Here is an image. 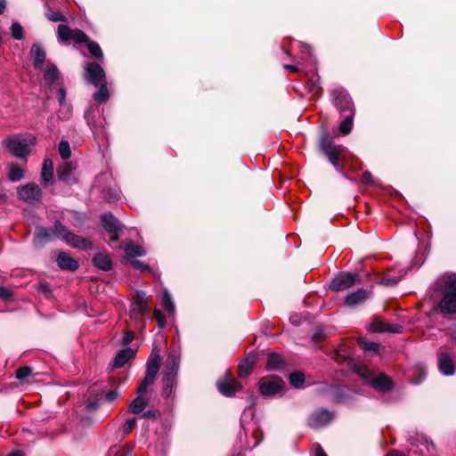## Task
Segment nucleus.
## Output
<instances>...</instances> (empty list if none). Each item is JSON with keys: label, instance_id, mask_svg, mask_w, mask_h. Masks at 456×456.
I'll return each mask as SVG.
<instances>
[{"label": "nucleus", "instance_id": "cd10ccee", "mask_svg": "<svg viewBox=\"0 0 456 456\" xmlns=\"http://www.w3.org/2000/svg\"><path fill=\"white\" fill-rule=\"evenodd\" d=\"M53 176V164L50 159H46L44 160L42 171H41V178L44 183H48L52 181Z\"/></svg>", "mask_w": 456, "mask_h": 456}, {"label": "nucleus", "instance_id": "4be33fe9", "mask_svg": "<svg viewBox=\"0 0 456 456\" xmlns=\"http://www.w3.org/2000/svg\"><path fill=\"white\" fill-rule=\"evenodd\" d=\"M136 355V349L125 347L116 353V368L124 367Z\"/></svg>", "mask_w": 456, "mask_h": 456}, {"label": "nucleus", "instance_id": "2f4dec72", "mask_svg": "<svg viewBox=\"0 0 456 456\" xmlns=\"http://www.w3.org/2000/svg\"><path fill=\"white\" fill-rule=\"evenodd\" d=\"M344 117L343 121L339 125V131L342 134H348L353 127L354 113L350 112L349 114L342 115Z\"/></svg>", "mask_w": 456, "mask_h": 456}, {"label": "nucleus", "instance_id": "f8f14e48", "mask_svg": "<svg viewBox=\"0 0 456 456\" xmlns=\"http://www.w3.org/2000/svg\"><path fill=\"white\" fill-rule=\"evenodd\" d=\"M335 97V104L341 115L354 113V107L350 96L342 90H335L333 92Z\"/></svg>", "mask_w": 456, "mask_h": 456}, {"label": "nucleus", "instance_id": "37998d69", "mask_svg": "<svg viewBox=\"0 0 456 456\" xmlns=\"http://www.w3.org/2000/svg\"><path fill=\"white\" fill-rule=\"evenodd\" d=\"M32 372V370L30 367L28 366H23V367H20L16 371V378L18 379H26L27 377H28Z\"/></svg>", "mask_w": 456, "mask_h": 456}, {"label": "nucleus", "instance_id": "79ce46f5", "mask_svg": "<svg viewBox=\"0 0 456 456\" xmlns=\"http://www.w3.org/2000/svg\"><path fill=\"white\" fill-rule=\"evenodd\" d=\"M12 37L14 39L20 40L23 38V28L19 22H12L11 26Z\"/></svg>", "mask_w": 456, "mask_h": 456}, {"label": "nucleus", "instance_id": "4c0bfd02", "mask_svg": "<svg viewBox=\"0 0 456 456\" xmlns=\"http://www.w3.org/2000/svg\"><path fill=\"white\" fill-rule=\"evenodd\" d=\"M358 344L362 348V350L365 352L377 353L379 350V344H378L376 342L367 341L363 338H358Z\"/></svg>", "mask_w": 456, "mask_h": 456}, {"label": "nucleus", "instance_id": "a211bd4d", "mask_svg": "<svg viewBox=\"0 0 456 456\" xmlns=\"http://www.w3.org/2000/svg\"><path fill=\"white\" fill-rule=\"evenodd\" d=\"M147 310V298L143 291H136L132 298L131 314L134 317L142 315Z\"/></svg>", "mask_w": 456, "mask_h": 456}, {"label": "nucleus", "instance_id": "473e14b6", "mask_svg": "<svg viewBox=\"0 0 456 456\" xmlns=\"http://www.w3.org/2000/svg\"><path fill=\"white\" fill-rule=\"evenodd\" d=\"M83 43L86 44L87 49L90 52L92 57H94L97 60L102 59V57H103L102 51L97 43L91 41L88 37H87V40H84Z\"/></svg>", "mask_w": 456, "mask_h": 456}, {"label": "nucleus", "instance_id": "f704fd0d", "mask_svg": "<svg viewBox=\"0 0 456 456\" xmlns=\"http://www.w3.org/2000/svg\"><path fill=\"white\" fill-rule=\"evenodd\" d=\"M102 226L109 232L110 240H114V217L111 214L104 215L102 218Z\"/></svg>", "mask_w": 456, "mask_h": 456}, {"label": "nucleus", "instance_id": "0e129e2a", "mask_svg": "<svg viewBox=\"0 0 456 456\" xmlns=\"http://www.w3.org/2000/svg\"><path fill=\"white\" fill-rule=\"evenodd\" d=\"M6 200V196L4 193H0V202H4Z\"/></svg>", "mask_w": 456, "mask_h": 456}, {"label": "nucleus", "instance_id": "c85d7f7f", "mask_svg": "<svg viewBox=\"0 0 456 456\" xmlns=\"http://www.w3.org/2000/svg\"><path fill=\"white\" fill-rule=\"evenodd\" d=\"M94 265L102 270H110L112 263L110 257L103 252H100L94 257Z\"/></svg>", "mask_w": 456, "mask_h": 456}, {"label": "nucleus", "instance_id": "ea45409f", "mask_svg": "<svg viewBox=\"0 0 456 456\" xmlns=\"http://www.w3.org/2000/svg\"><path fill=\"white\" fill-rule=\"evenodd\" d=\"M162 305L168 313H170V314L174 313L175 304L173 302L170 293L167 290H165L163 293Z\"/></svg>", "mask_w": 456, "mask_h": 456}, {"label": "nucleus", "instance_id": "9d476101", "mask_svg": "<svg viewBox=\"0 0 456 456\" xmlns=\"http://www.w3.org/2000/svg\"><path fill=\"white\" fill-rule=\"evenodd\" d=\"M58 38L63 42L74 41L77 44L87 40V36L80 29H72L66 25H59Z\"/></svg>", "mask_w": 456, "mask_h": 456}, {"label": "nucleus", "instance_id": "f257e3e1", "mask_svg": "<svg viewBox=\"0 0 456 456\" xmlns=\"http://www.w3.org/2000/svg\"><path fill=\"white\" fill-rule=\"evenodd\" d=\"M160 362L161 358L157 353H152L148 358L145 377L137 389L140 395L130 404V411L133 413H141L146 408L148 398L143 396L142 394L146 391L147 387L154 383L159 370Z\"/></svg>", "mask_w": 456, "mask_h": 456}, {"label": "nucleus", "instance_id": "c756f323", "mask_svg": "<svg viewBox=\"0 0 456 456\" xmlns=\"http://www.w3.org/2000/svg\"><path fill=\"white\" fill-rule=\"evenodd\" d=\"M254 359H250L248 357L243 359L238 367V374L240 378L248 377L253 369Z\"/></svg>", "mask_w": 456, "mask_h": 456}, {"label": "nucleus", "instance_id": "f3484780", "mask_svg": "<svg viewBox=\"0 0 456 456\" xmlns=\"http://www.w3.org/2000/svg\"><path fill=\"white\" fill-rule=\"evenodd\" d=\"M18 193L20 198L27 202L38 200L42 195L39 186L36 183H28L20 187Z\"/></svg>", "mask_w": 456, "mask_h": 456}, {"label": "nucleus", "instance_id": "ddd939ff", "mask_svg": "<svg viewBox=\"0 0 456 456\" xmlns=\"http://www.w3.org/2000/svg\"><path fill=\"white\" fill-rule=\"evenodd\" d=\"M356 278V274L342 273L332 280L330 288L333 291L345 290L354 284Z\"/></svg>", "mask_w": 456, "mask_h": 456}, {"label": "nucleus", "instance_id": "a18cd8bd", "mask_svg": "<svg viewBox=\"0 0 456 456\" xmlns=\"http://www.w3.org/2000/svg\"><path fill=\"white\" fill-rule=\"evenodd\" d=\"M46 17L52 21H65L66 18L61 12H52L46 13Z\"/></svg>", "mask_w": 456, "mask_h": 456}, {"label": "nucleus", "instance_id": "b1692460", "mask_svg": "<svg viewBox=\"0 0 456 456\" xmlns=\"http://www.w3.org/2000/svg\"><path fill=\"white\" fill-rule=\"evenodd\" d=\"M112 396V391L104 392L103 390L97 392L95 395H91L86 401V409L90 411L95 410L98 407L100 401H111Z\"/></svg>", "mask_w": 456, "mask_h": 456}, {"label": "nucleus", "instance_id": "f03ea898", "mask_svg": "<svg viewBox=\"0 0 456 456\" xmlns=\"http://www.w3.org/2000/svg\"><path fill=\"white\" fill-rule=\"evenodd\" d=\"M180 364V354L176 351H171L165 362V369L162 377L161 395L165 399H169L176 386V376Z\"/></svg>", "mask_w": 456, "mask_h": 456}, {"label": "nucleus", "instance_id": "393cba45", "mask_svg": "<svg viewBox=\"0 0 456 456\" xmlns=\"http://www.w3.org/2000/svg\"><path fill=\"white\" fill-rule=\"evenodd\" d=\"M285 368L283 357L276 353H271L267 356L265 369L267 370H281Z\"/></svg>", "mask_w": 456, "mask_h": 456}, {"label": "nucleus", "instance_id": "20e7f679", "mask_svg": "<svg viewBox=\"0 0 456 456\" xmlns=\"http://www.w3.org/2000/svg\"><path fill=\"white\" fill-rule=\"evenodd\" d=\"M357 373L373 388L386 392L391 389L392 382L391 379L384 373L375 375L370 370L366 367H359Z\"/></svg>", "mask_w": 456, "mask_h": 456}, {"label": "nucleus", "instance_id": "4d7b16f0", "mask_svg": "<svg viewBox=\"0 0 456 456\" xmlns=\"http://www.w3.org/2000/svg\"><path fill=\"white\" fill-rule=\"evenodd\" d=\"M362 181L366 183H371V175H370V173H369V172L363 173L362 175Z\"/></svg>", "mask_w": 456, "mask_h": 456}, {"label": "nucleus", "instance_id": "c9c22d12", "mask_svg": "<svg viewBox=\"0 0 456 456\" xmlns=\"http://www.w3.org/2000/svg\"><path fill=\"white\" fill-rule=\"evenodd\" d=\"M23 176H24V170L20 165L12 164L10 166L8 178L11 181H12V182L19 181V180L22 179Z\"/></svg>", "mask_w": 456, "mask_h": 456}, {"label": "nucleus", "instance_id": "de8ad7c7", "mask_svg": "<svg viewBox=\"0 0 456 456\" xmlns=\"http://www.w3.org/2000/svg\"><path fill=\"white\" fill-rule=\"evenodd\" d=\"M129 264L136 270H139L141 272L148 269V265L143 263L142 261L136 260V259H129Z\"/></svg>", "mask_w": 456, "mask_h": 456}, {"label": "nucleus", "instance_id": "bb28decb", "mask_svg": "<svg viewBox=\"0 0 456 456\" xmlns=\"http://www.w3.org/2000/svg\"><path fill=\"white\" fill-rule=\"evenodd\" d=\"M57 263L61 269L74 271L78 267L77 262L66 253H60Z\"/></svg>", "mask_w": 456, "mask_h": 456}, {"label": "nucleus", "instance_id": "72a5a7b5", "mask_svg": "<svg viewBox=\"0 0 456 456\" xmlns=\"http://www.w3.org/2000/svg\"><path fill=\"white\" fill-rule=\"evenodd\" d=\"M31 53L34 54L35 58V67L37 69L44 63L45 60V53L38 45H32Z\"/></svg>", "mask_w": 456, "mask_h": 456}, {"label": "nucleus", "instance_id": "4468645a", "mask_svg": "<svg viewBox=\"0 0 456 456\" xmlns=\"http://www.w3.org/2000/svg\"><path fill=\"white\" fill-rule=\"evenodd\" d=\"M333 419V413L324 409L313 412L308 418V425L311 428H318L329 424Z\"/></svg>", "mask_w": 456, "mask_h": 456}, {"label": "nucleus", "instance_id": "e2e57ef3", "mask_svg": "<svg viewBox=\"0 0 456 456\" xmlns=\"http://www.w3.org/2000/svg\"><path fill=\"white\" fill-rule=\"evenodd\" d=\"M5 4L4 2H0V14H2L5 10Z\"/></svg>", "mask_w": 456, "mask_h": 456}, {"label": "nucleus", "instance_id": "864d4df0", "mask_svg": "<svg viewBox=\"0 0 456 456\" xmlns=\"http://www.w3.org/2000/svg\"><path fill=\"white\" fill-rule=\"evenodd\" d=\"M319 78L316 77L315 79H311L309 81V88L311 91L317 92L320 88L318 86Z\"/></svg>", "mask_w": 456, "mask_h": 456}, {"label": "nucleus", "instance_id": "aec40b11", "mask_svg": "<svg viewBox=\"0 0 456 456\" xmlns=\"http://www.w3.org/2000/svg\"><path fill=\"white\" fill-rule=\"evenodd\" d=\"M438 307L443 314L456 313V294H440Z\"/></svg>", "mask_w": 456, "mask_h": 456}, {"label": "nucleus", "instance_id": "a19ab883", "mask_svg": "<svg viewBox=\"0 0 456 456\" xmlns=\"http://www.w3.org/2000/svg\"><path fill=\"white\" fill-rule=\"evenodd\" d=\"M59 152L63 159H68L71 156L69 144L67 141H61L59 143Z\"/></svg>", "mask_w": 456, "mask_h": 456}, {"label": "nucleus", "instance_id": "13d9d810", "mask_svg": "<svg viewBox=\"0 0 456 456\" xmlns=\"http://www.w3.org/2000/svg\"><path fill=\"white\" fill-rule=\"evenodd\" d=\"M284 69L286 70H289V71L292 72V73H296V72H297L299 70L297 66H296V65H289V64L284 65Z\"/></svg>", "mask_w": 456, "mask_h": 456}, {"label": "nucleus", "instance_id": "5701e85b", "mask_svg": "<svg viewBox=\"0 0 456 456\" xmlns=\"http://www.w3.org/2000/svg\"><path fill=\"white\" fill-rule=\"evenodd\" d=\"M57 236L59 235L56 233L55 229L51 232L46 228L38 227L36 231L33 241L36 246L41 247L45 242L52 240Z\"/></svg>", "mask_w": 456, "mask_h": 456}, {"label": "nucleus", "instance_id": "603ef678", "mask_svg": "<svg viewBox=\"0 0 456 456\" xmlns=\"http://www.w3.org/2000/svg\"><path fill=\"white\" fill-rule=\"evenodd\" d=\"M159 416V411H147L142 414V417L147 418V419H150V418L155 419Z\"/></svg>", "mask_w": 456, "mask_h": 456}, {"label": "nucleus", "instance_id": "e433bc0d", "mask_svg": "<svg viewBox=\"0 0 456 456\" xmlns=\"http://www.w3.org/2000/svg\"><path fill=\"white\" fill-rule=\"evenodd\" d=\"M59 78V71L58 69L53 65H49L44 72V79L49 83L53 84Z\"/></svg>", "mask_w": 456, "mask_h": 456}, {"label": "nucleus", "instance_id": "3c124183", "mask_svg": "<svg viewBox=\"0 0 456 456\" xmlns=\"http://www.w3.org/2000/svg\"><path fill=\"white\" fill-rule=\"evenodd\" d=\"M58 94L60 105L63 106L66 100V91L63 87H60L58 90Z\"/></svg>", "mask_w": 456, "mask_h": 456}, {"label": "nucleus", "instance_id": "8fccbe9b", "mask_svg": "<svg viewBox=\"0 0 456 456\" xmlns=\"http://www.w3.org/2000/svg\"><path fill=\"white\" fill-rule=\"evenodd\" d=\"M135 423H136V419H127V421L125 423V425L123 426V430H124V433L125 434H127L129 433L130 431H132V429L134 428L135 426Z\"/></svg>", "mask_w": 456, "mask_h": 456}, {"label": "nucleus", "instance_id": "a878e982", "mask_svg": "<svg viewBox=\"0 0 456 456\" xmlns=\"http://www.w3.org/2000/svg\"><path fill=\"white\" fill-rule=\"evenodd\" d=\"M75 167L72 166L71 163L66 162L62 165L59 166L57 170V175L58 178L61 181L70 183L74 180L73 178V171Z\"/></svg>", "mask_w": 456, "mask_h": 456}, {"label": "nucleus", "instance_id": "6e6d98bb", "mask_svg": "<svg viewBox=\"0 0 456 456\" xmlns=\"http://www.w3.org/2000/svg\"><path fill=\"white\" fill-rule=\"evenodd\" d=\"M11 296L10 290L6 288L0 287V298L5 299Z\"/></svg>", "mask_w": 456, "mask_h": 456}, {"label": "nucleus", "instance_id": "dca6fc26", "mask_svg": "<svg viewBox=\"0 0 456 456\" xmlns=\"http://www.w3.org/2000/svg\"><path fill=\"white\" fill-rule=\"evenodd\" d=\"M406 275V271L399 266L395 265L390 268L387 273L380 278V284L385 286H394L399 282Z\"/></svg>", "mask_w": 456, "mask_h": 456}, {"label": "nucleus", "instance_id": "680f3d73", "mask_svg": "<svg viewBox=\"0 0 456 456\" xmlns=\"http://www.w3.org/2000/svg\"><path fill=\"white\" fill-rule=\"evenodd\" d=\"M8 456H24L20 451H16L11 452Z\"/></svg>", "mask_w": 456, "mask_h": 456}, {"label": "nucleus", "instance_id": "c03bdc74", "mask_svg": "<svg viewBox=\"0 0 456 456\" xmlns=\"http://www.w3.org/2000/svg\"><path fill=\"white\" fill-rule=\"evenodd\" d=\"M153 315L157 321L159 328L163 329L166 326V316L161 311L155 309Z\"/></svg>", "mask_w": 456, "mask_h": 456}, {"label": "nucleus", "instance_id": "6e6552de", "mask_svg": "<svg viewBox=\"0 0 456 456\" xmlns=\"http://www.w3.org/2000/svg\"><path fill=\"white\" fill-rule=\"evenodd\" d=\"M284 387L282 379L277 376H268L259 381V391L263 395H274L281 392Z\"/></svg>", "mask_w": 456, "mask_h": 456}, {"label": "nucleus", "instance_id": "58836bf2", "mask_svg": "<svg viewBox=\"0 0 456 456\" xmlns=\"http://www.w3.org/2000/svg\"><path fill=\"white\" fill-rule=\"evenodd\" d=\"M305 381V375L300 371L293 372L289 375V382L294 387H301Z\"/></svg>", "mask_w": 456, "mask_h": 456}, {"label": "nucleus", "instance_id": "49530a36", "mask_svg": "<svg viewBox=\"0 0 456 456\" xmlns=\"http://www.w3.org/2000/svg\"><path fill=\"white\" fill-rule=\"evenodd\" d=\"M370 330L374 332H383L386 330H390L387 328V325L382 322H372L370 326Z\"/></svg>", "mask_w": 456, "mask_h": 456}, {"label": "nucleus", "instance_id": "423d86ee", "mask_svg": "<svg viewBox=\"0 0 456 456\" xmlns=\"http://www.w3.org/2000/svg\"><path fill=\"white\" fill-rule=\"evenodd\" d=\"M55 230L56 233L62 237L71 247L86 249L92 246L88 240L71 233L59 222L55 224Z\"/></svg>", "mask_w": 456, "mask_h": 456}, {"label": "nucleus", "instance_id": "09e8293b", "mask_svg": "<svg viewBox=\"0 0 456 456\" xmlns=\"http://www.w3.org/2000/svg\"><path fill=\"white\" fill-rule=\"evenodd\" d=\"M134 338V334L133 331H125L123 337L121 338V344L123 346H126L131 343Z\"/></svg>", "mask_w": 456, "mask_h": 456}, {"label": "nucleus", "instance_id": "6ab92c4d", "mask_svg": "<svg viewBox=\"0 0 456 456\" xmlns=\"http://www.w3.org/2000/svg\"><path fill=\"white\" fill-rule=\"evenodd\" d=\"M119 248L126 253V261H129L132 257L142 256L146 254V250L142 246L137 245L131 240L122 241Z\"/></svg>", "mask_w": 456, "mask_h": 456}, {"label": "nucleus", "instance_id": "7ed1b4c3", "mask_svg": "<svg viewBox=\"0 0 456 456\" xmlns=\"http://www.w3.org/2000/svg\"><path fill=\"white\" fill-rule=\"evenodd\" d=\"M36 138L32 134H25L23 136H13L5 141L6 147L9 151L18 157L24 158L29 152V146L33 145Z\"/></svg>", "mask_w": 456, "mask_h": 456}, {"label": "nucleus", "instance_id": "412c9836", "mask_svg": "<svg viewBox=\"0 0 456 456\" xmlns=\"http://www.w3.org/2000/svg\"><path fill=\"white\" fill-rule=\"evenodd\" d=\"M370 296V291L360 289L354 292L348 294L346 297L345 304L348 306H355L359 304L363 303L367 300Z\"/></svg>", "mask_w": 456, "mask_h": 456}, {"label": "nucleus", "instance_id": "1a4fd4ad", "mask_svg": "<svg viewBox=\"0 0 456 456\" xmlns=\"http://www.w3.org/2000/svg\"><path fill=\"white\" fill-rule=\"evenodd\" d=\"M85 79L94 86L106 81L104 69L99 63L86 62L84 66Z\"/></svg>", "mask_w": 456, "mask_h": 456}, {"label": "nucleus", "instance_id": "39448f33", "mask_svg": "<svg viewBox=\"0 0 456 456\" xmlns=\"http://www.w3.org/2000/svg\"><path fill=\"white\" fill-rule=\"evenodd\" d=\"M321 148L333 167L337 169H340V160H346L345 148L342 145H336L330 142H322Z\"/></svg>", "mask_w": 456, "mask_h": 456}, {"label": "nucleus", "instance_id": "bf43d9fd", "mask_svg": "<svg viewBox=\"0 0 456 456\" xmlns=\"http://www.w3.org/2000/svg\"><path fill=\"white\" fill-rule=\"evenodd\" d=\"M387 456H406V455L403 452H400L399 451L393 450Z\"/></svg>", "mask_w": 456, "mask_h": 456}, {"label": "nucleus", "instance_id": "7c9ffc66", "mask_svg": "<svg viewBox=\"0 0 456 456\" xmlns=\"http://www.w3.org/2000/svg\"><path fill=\"white\" fill-rule=\"evenodd\" d=\"M98 90L93 94V98L99 103L105 102L110 98V93L106 86V81L96 86Z\"/></svg>", "mask_w": 456, "mask_h": 456}, {"label": "nucleus", "instance_id": "0eeeda50", "mask_svg": "<svg viewBox=\"0 0 456 456\" xmlns=\"http://www.w3.org/2000/svg\"><path fill=\"white\" fill-rule=\"evenodd\" d=\"M437 363L439 370L446 376L454 373V362L452 361V348L449 346H442L437 353Z\"/></svg>", "mask_w": 456, "mask_h": 456}, {"label": "nucleus", "instance_id": "2eb2a0df", "mask_svg": "<svg viewBox=\"0 0 456 456\" xmlns=\"http://www.w3.org/2000/svg\"><path fill=\"white\" fill-rule=\"evenodd\" d=\"M217 388L223 395L230 397L241 389V385L227 373L224 379L217 382Z\"/></svg>", "mask_w": 456, "mask_h": 456}, {"label": "nucleus", "instance_id": "9b49d317", "mask_svg": "<svg viewBox=\"0 0 456 456\" xmlns=\"http://www.w3.org/2000/svg\"><path fill=\"white\" fill-rule=\"evenodd\" d=\"M439 294H456V273H444L435 283Z\"/></svg>", "mask_w": 456, "mask_h": 456}, {"label": "nucleus", "instance_id": "052dcab7", "mask_svg": "<svg viewBox=\"0 0 456 456\" xmlns=\"http://www.w3.org/2000/svg\"><path fill=\"white\" fill-rule=\"evenodd\" d=\"M115 229H116V241H117L118 239V232L121 231L120 224L117 221H116Z\"/></svg>", "mask_w": 456, "mask_h": 456}, {"label": "nucleus", "instance_id": "5fc2aeb1", "mask_svg": "<svg viewBox=\"0 0 456 456\" xmlns=\"http://www.w3.org/2000/svg\"><path fill=\"white\" fill-rule=\"evenodd\" d=\"M314 456H327L324 450L320 444L314 445Z\"/></svg>", "mask_w": 456, "mask_h": 456}]
</instances>
